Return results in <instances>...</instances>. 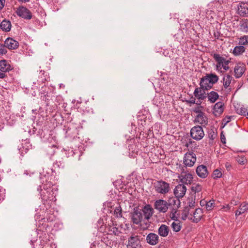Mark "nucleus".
Returning a JSON list of instances; mask_svg holds the SVG:
<instances>
[{"instance_id":"f257e3e1","label":"nucleus","mask_w":248,"mask_h":248,"mask_svg":"<svg viewBox=\"0 0 248 248\" xmlns=\"http://www.w3.org/2000/svg\"><path fill=\"white\" fill-rule=\"evenodd\" d=\"M49 173L47 171L45 172L43 169V172L40 173V176L41 185L37 189L38 191H40L41 198L45 201H52L54 198L52 191H49V189L53 186V183L50 181L51 178Z\"/></svg>"},{"instance_id":"f03ea898","label":"nucleus","mask_w":248,"mask_h":248,"mask_svg":"<svg viewBox=\"0 0 248 248\" xmlns=\"http://www.w3.org/2000/svg\"><path fill=\"white\" fill-rule=\"evenodd\" d=\"M218 77L215 73L206 74L205 76L201 78L199 83L200 86L202 85V86H208V90L213 88L214 84L216 83L218 80Z\"/></svg>"},{"instance_id":"7ed1b4c3","label":"nucleus","mask_w":248,"mask_h":248,"mask_svg":"<svg viewBox=\"0 0 248 248\" xmlns=\"http://www.w3.org/2000/svg\"><path fill=\"white\" fill-rule=\"evenodd\" d=\"M190 134L193 139L200 140L203 138L204 132L202 126L196 125L191 129Z\"/></svg>"},{"instance_id":"20e7f679","label":"nucleus","mask_w":248,"mask_h":248,"mask_svg":"<svg viewBox=\"0 0 248 248\" xmlns=\"http://www.w3.org/2000/svg\"><path fill=\"white\" fill-rule=\"evenodd\" d=\"M208 86H202L201 85V87L196 88L193 93L195 97H196L198 100H204L207 97V93H205L206 91H208Z\"/></svg>"},{"instance_id":"39448f33","label":"nucleus","mask_w":248,"mask_h":248,"mask_svg":"<svg viewBox=\"0 0 248 248\" xmlns=\"http://www.w3.org/2000/svg\"><path fill=\"white\" fill-rule=\"evenodd\" d=\"M155 187L157 192L163 194L167 193L170 190V184L162 180L157 181Z\"/></svg>"},{"instance_id":"423d86ee","label":"nucleus","mask_w":248,"mask_h":248,"mask_svg":"<svg viewBox=\"0 0 248 248\" xmlns=\"http://www.w3.org/2000/svg\"><path fill=\"white\" fill-rule=\"evenodd\" d=\"M154 206L159 212L165 213L169 208V204H168L167 201L159 199L155 201Z\"/></svg>"},{"instance_id":"0eeeda50","label":"nucleus","mask_w":248,"mask_h":248,"mask_svg":"<svg viewBox=\"0 0 248 248\" xmlns=\"http://www.w3.org/2000/svg\"><path fill=\"white\" fill-rule=\"evenodd\" d=\"M196 161V156L192 152L187 153L185 155L184 163L186 166L192 167Z\"/></svg>"},{"instance_id":"6e6552de","label":"nucleus","mask_w":248,"mask_h":248,"mask_svg":"<svg viewBox=\"0 0 248 248\" xmlns=\"http://www.w3.org/2000/svg\"><path fill=\"white\" fill-rule=\"evenodd\" d=\"M16 13L19 16L25 19H31L32 16L31 11L26 7L23 6L17 8Z\"/></svg>"},{"instance_id":"1a4fd4ad","label":"nucleus","mask_w":248,"mask_h":248,"mask_svg":"<svg viewBox=\"0 0 248 248\" xmlns=\"http://www.w3.org/2000/svg\"><path fill=\"white\" fill-rule=\"evenodd\" d=\"M186 191V187L184 185L179 184L174 189V194L176 198H182L185 196Z\"/></svg>"},{"instance_id":"9d476101","label":"nucleus","mask_w":248,"mask_h":248,"mask_svg":"<svg viewBox=\"0 0 248 248\" xmlns=\"http://www.w3.org/2000/svg\"><path fill=\"white\" fill-rule=\"evenodd\" d=\"M131 222L133 224H140V208L139 206L135 207L130 214Z\"/></svg>"},{"instance_id":"9b49d317","label":"nucleus","mask_w":248,"mask_h":248,"mask_svg":"<svg viewBox=\"0 0 248 248\" xmlns=\"http://www.w3.org/2000/svg\"><path fill=\"white\" fill-rule=\"evenodd\" d=\"M224 104L221 101L216 103L213 108V113L215 117H218L223 112Z\"/></svg>"},{"instance_id":"f8f14e48","label":"nucleus","mask_w":248,"mask_h":248,"mask_svg":"<svg viewBox=\"0 0 248 248\" xmlns=\"http://www.w3.org/2000/svg\"><path fill=\"white\" fill-rule=\"evenodd\" d=\"M127 248H140V238L138 235H132L129 238Z\"/></svg>"},{"instance_id":"ddd939ff","label":"nucleus","mask_w":248,"mask_h":248,"mask_svg":"<svg viewBox=\"0 0 248 248\" xmlns=\"http://www.w3.org/2000/svg\"><path fill=\"white\" fill-rule=\"evenodd\" d=\"M246 69V66L244 63L239 62L237 64L234 70L235 78H240L245 72Z\"/></svg>"},{"instance_id":"4468645a","label":"nucleus","mask_w":248,"mask_h":248,"mask_svg":"<svg viewBox=\"0 0 248 248\" xmlns=\"http://www.w3.org/2000/svg\"><path fill=\"white\" fill-rule=\"evenodd\" d=\"M196 172L198 176L202 178H205L209 173L206 166L203 165L198 166L196 170Z\"/></svg>"},{"instance_id":"2eb2a0df","label":"nucleus","mask_w":248,"mask_h":248,"mask_svg":"<svg viewBox=\"0 0 248 248\" xmlns=\"http://www.w3.org/2000/svg\"><path fill=\"white\" fill-rule=\"evenodd\" d=\"M4 45L5 47L9 49H16L19 46L18 42L10 37H8L5 40Z\"/></svg>"},{"instance_id":"dca6fc26","label":"nucleus","mask_w":248,"mask_h":248,"mask_svg":"<svg viewBox=\"0 0 248 248\" xmlns=\"http://www.w3.org/2000/svg\"><path fill=\"white\" fill-rule=\"evenodd\" d=\"M146 240L148 244L155 246L158 243L159 237L156 234L151 232L147 235Z\"/></svg>"},{"instance_id":"f3484780","label":"nucleus","mask_w":248,"mask_h":248,"mask_svg":"<svg viewBox=\"0 0 248 248\" xmlns=\"http://www.w3.org/2000/svg\"><path fill=\"white\" fill-rule=\"evenodd\" d=\"M203 213L202 209L200 208H196L193 213V218L190 217L188 219L192 221L194 223L199 222L202 219V216L200 215ZM192 216V215H191Z\"/></svg>"},{"instance_id":"a211bd4d","label":"nucleus","mask_w":248,"mask_h":248,"mask_svg":"<svg viewBox=\"0 0 248 248\" xmlns=\"http://www.w3.org/2000/svg\"><path fill=\"white\" fill-rule=\"evenodd\" d=\"M13 69V67L10 64L9 62L5 60L0 61V71L2 72H8Z\"/></svg>"},{"instance_id":"6ab92c4d","label":"nucleus","mask_w":248,"mask_h":248,"mask_svg":"<svg viewBox=\"0 0 248 248\" xmlns=\"http://www.w3.org/2000/svg\"><path fill=\"white\" fill-rule=\"evenodd\" d=\"M153 209L150 204H147L142 209L144 218L148 220L152 216Z\"/></svg>"},{"instance_id":"aec40b11","label":"nucleus","mask_w":248,"mask_h":248,"mask_svg":"<svg viewBox=\"0 0 248 248\" xmlns=\"http://www.w3.org/2000/svg\"><path fill=\"white\" fill-rule=\"evenodd\" d=\"M238 13L242 16L248 15V3H241L238 7Z\"/></svg>"},{"instance_id":"412c9836","label":"nucleus","mask_w":248,"mask_h":248,"mask_svg":"<svg viewBox=\"0 0 248 248\" xmlns=\"http://www.w3.org/2000/svg\"><path fill=\"white\" fill-rule=\"evenodd\" d=\"M11 27V23L8 20L4 19L0 24V29L5 32H9L10 31Z\"/></svg>"},{"instance_id":"4be33fe9","label":"nucleus","mask_w":248,"mask_h":248,"mask_svg":"<svg viewBox=\"0 0 248 248\" xmlns=\"http://www.w3.org/2000/svg\"><path fill=\"white\" fill-rule=\"evenodd\" d=\"M169 231L168 226L165 224H162L158 228V233L161 236L166 237L169 234Z\"/></svg>"},{"instance_id":"5701e85b","label":"nucleus","mask_w":248,"mask_h":248,"mask_svg":"<svg viewBox=\"0 0 248 248\" xmlns=\"http://www.w3.org/2000/svg\"><path fill=\"white\" fill-rule=\"evenodd\" d=\"M207 98L210 103H214L219 98V95L217 92L211 91L207 93Z\"/></svg>"},{"instance_id":"b1692460","label":"nucleus","mask_w":248,"mask_h":248,"mask_svg":"<svg viewBox=\"0 0 248 248\" xmlns=\"http://www.w3.org/2000/svg\"><path fill=\"white\" fill-rule=\"evenodd\" d=\"M247 210H248V203H243L240 205L239 209L235 212V216L238 217Z\"/></svg>"},{"instance_id":"393cba45","label":"nucleus","mask_w":248,"mask_h":248,"mask_svg":"<svg viewBox=\"0 0 248 248\" xmlns=\"http://www.w3.org/2000/svg\"><path fill=\"white\" fill-rule=\"evenodd\" d=\"M41 99L44 101L46 104V106L47 107L50 106L51 108L50 109H54L55 107H56V105L55 104L54 105H52L50 103V100L51 99V98L50 97L49 95H48L47 94H45L43 96H41Z\"/></svg>"},{"instance_id":"a878e982","label":"nucleus","mask_w":248,"mask_h":248,"mask_svg":"<svg viewBox=\"0 0 248 248\" xmlns=\"http://www.w3.org/2000/svg\"><path fill=\"white\" fill-rule=\"evenodd\" d=\"M245 50L246 48L244 46H237L234 47L232 53L234 56H239L244 53Z\"/></svg>"},{"instance_id":"bb28decb","label":"nucleus","mask_w":248,"mask_h":248,"mask_svg":"<svg viewBox=\"0 0 248 248\" xmlns=\"http://www.w3.org/2000/svg\"><path fill=\"white\" fill-rule=\"evenodd\" d=\"M57 149H58L57 145L53 144L48 146L46 149V152L49 156H51L55 154Z\"/></svg>"},{"instance_id":"cd10ccee","label":"nucleus","mask_w":248,"mask_h":248,"mask_svg":"<svg viewBox=\"0 0 248 248\" xmlns=\"http://www.w3.org/2000/svg\"><path fill=\"white\" fill-rule=\"evenodd\" d=\"M213 58L217 62V69H218V67L223 63V62L225 59L224 58L220 56L219 54L217 53H215L214 54Z\"/></svg>"},{"instance_id":"c85d7f7f","label":"nucleus","mask_w":248,"mask_h":248,"mask_svg":"<svg viewBox=\"0 0 248 248\" xmlns=\"http://www.w3.org/2000/svg\"><path fill=\"white\" fill-rule=\"evenodd\" d=\"M108 231L111 233L118 235L120 233V231L118 227H117V224L114 225L112 223V225H108Z\"/></svg>"},{"instance_id":"c756f323","label":"nucleus","mask_w":248,"mask_h":248,"mask_svg":"<svg viewBox=\"0 0 248 248\" xmlns=\"http://www.w3.org/2000/svg\"><path fill=\"white\" fill-rule=\"evenodd\" d=\"M240 29L241 31L248 32V19H244L240 22Z\"/></svg>"},{"instance_id":"7c9ffc66","label":"nucleus","mask_w":248,"mask_h":248,"mask_svg":"<svg viewBox=\"0 0 248 248\" xmlns=\"http://www.w3.org/2000/svg\"><path fill=\"white\" fill-rule=\"evenodd\" d=\"M180 198H177L175 197L173 198V197L170 198L168 200V204H169V206L171 205H177V208H179L180 207L181 202L179 200Z\"/></svg>"},{"instance_id":"2f4dec72","label":"nucleus","mask_w":248,"mask_h":248,"mask_svg":"<svg viewBox=\"0 0 248 248\" xmlns=\"http://www.w3.org/2000/svg\"><path fill=\"white\" fill-rule=\"evenodd\" d=\"M142 215L140 213V230H143L144 231L148 229L150 226V224L148 221V220H142Z\"/></svg>"},{"instance_id":"473e14b6","label":"nucleus","mask_w":248,"mask_h":248,"mask_svg":"<svg viewBox=\"0 0 248 248\" xmlns=\"http://www.w3.org/2000/svg\"><path fill=\"white\" fill-rule=\"evenodd\" d=\"M232 78V77L229 75H227L223 77V86L225 89L228 88L230 86Z\"/></svg>"},{"instance_id":"72a5a7b5","label":"nucleus","mask_w":248,"mask_h":248,"mask_svg":"<svg viewBox=\"0 0 248 248\" xmlns=\"http://www.w3.org/2000/svg\"><path fill=\"white\" fill-rule=\"evenodd\" d=\"M178 222L177 223L173 222L171 225L173 231L175 232H178L182 229V222L180 221Z\"/></svg>"},{"instance_id":"f704fd0d","label":"nucleus","mask_w":248,"mask_h":248,"mask_svg":"<svg viewBox=\"0 0 248 248\" xmlns=\"http://www.w3.org/2000/svg\"><path fill=\"white\" fill-rule=\"evenodd\" d=\"M64 167V163L61 161H56L53 164V168L49 170V171H51V173L55 171V169L57 168H63Z\"/></svg>"},{"instance_id":"c9c22d12","label":"nucleus","mask_w":248,"mask_h":248,"mask_svg":"<svg viewBox=\"0 0 248 248\" xmlns=\"http://www.w3.org/2000/svg\"><path fill=\"white\" fill-rule=\"evenodd\" d=\"M199 121V122L197 123H199L201 125V126H203L205 127L208 125L209 122L208 118L206 115L203 116V117L200 118Z\"/></svg>"},{"instance_id":"e433bc0d","label":"nucleus","mask_w":248,"mask_h":248,"mask_svg":"<svg viewBox=\"0 0 248 248\" xmlns=\"http://www.w3.org/2000/svg\"><path fill=\"white\" fill-rule=\"evenodd\" d=\"M114 215L117 217H122V209L121 207V205L119 204L118 206H116L114 211Z\"/></svg>"},{"instance_id":"4c0bfd02","label":"nucleus","mask_w":248,"mask_h":248,"mask_svg":"<svg viewBox=\"0 0 248 248\" xmlns=\"http://www.w3.org/2000/svg\"><path fill=\"white\" fill-rule=\"evenodd\" d=\"M195 195H194L191 197L188 198L187 200L189 202H188V205L187 206H188L189 208H193L195 207Z\"/></svg>"},{"instance_id":"58836bf2","label":"nucleus","mask_w":248,"mask_h":248,"mask_svg":"<svg viewBox=\"0 0 248 248\" xmlns=\"http://www.w3.org/2000/svg\"><path fill=\"white\" fill-rule=\"evenodd\" d=\"M222 176V172L219 169H216L214 170L212 177L214 179L219 178Z\"/></svg>"},{"instance_id":"ea45409f","label":"nucleus","mask_w":248,"mask_h":248,"mask_svg":"<svg viewBox=\"0 0 248 248\" xmlns=\"http://www.w3.org/2000/svg\"><path fill=\"white\" fill-rule=\"evenodd\" d=\"M193 185H195L194 184ZM191 190L192 192H194V194L198 193L202 190V186L199 184H196V186H192Z\"/></svg>"},{"instance_id":"a19ab883","label":"nucleus","mask_w":248,"mask_h":248,"mask_svg":"<svg viewBox=\"0 0 248 248\" xmlns=\"http://www.w3.org/2000/svg\"><path fill=\"white\" fill-rule=\"evenodd\" d=\"M196 113H198V114L196 116L194 120L195 123L196 122H199L200 118L203 117V116L206 115L205 113L202 109L199 110Z\"/></svg>"},{"instance_id":"79ce46f5","label":"nucleus","mask_w":248,"mask_h":248,"mask_svg":"<svg viewBox=\"0 0 248 248\" xmlns=\"http://www.w3.org/2000/svg\"><path fill=\"white\" fill-rule=\"evenodd\" d=\"M232 116H226L222 121L221 128H223L228 123L232 117Z\"/></svg>"},{"instance_id":"37998d69","label":"nucleus","mask_w":248,"mask_h":248,"mask_svg":"<svg viewBox=\"0 0 248 248\" xmlns=\"http://www.w3.org/2000/svg\"><path fill=\"white\" fill-rule=\"evenodd\" d=\"M215 201L214 200H210L208 202H207V204L206 205V208L207 211H211L213 209V207L215 206Z\"/></svg>"},{"instance_id":"c03bdc74","label":"nucleus","mask_w":248,"mask_h":248,"mask_svg":"<svg viewBox=\"0 0 248 248\" xmlns=\"http://www.w3.org/2000/svg\"><path fill=\"white\" fill-rule=\"evenodd\" d=\"M235 110L237 114L241 115L246 116V113L247 111V109L242 107L241 108H236Z\"/></svg>"},{"instance_id":"a18cd8bd","label":"nucleus","mask_w":248,"mask_h":248,"mask_svg":"<svg viewBox=\"0 0 248 248\" xmlns=\"http://www.w3.org/2000/svg\"><path fill=\"white\" fill-rule=\"evenodd\" d=\"M208 134L209 138L211 140H214L217 137V133H216L212 129L208 131Z\"/></svg>"},{"instance_id":"49530a36","label":"nucleus","mask_w":248,"mask_h":248,"mask_svg":"<svg viewBox=\"0 0 248 248\" xmlns=\"http://www.w3.org/2000/svg\"><path fill=\"white\" fill-rule=\"evenodd\" d=\"M42 248H56V246L52 242H47L43 244Z\"/></svg>"},{"instance_id":"de8ad7c7","label":"nucleus","mask_w":248,"mask_h":248,"mask_svg":"<svg viewBox=\"0 0 248 248\" xmlns=\"http://www.w3.org/2000/svg\"><path fill=\"white\" fill-rule=\"evenodd\" d=\"M248 36H244L243 37H242L240 38V40L239 41V44L242 45H246L248 43Z\"/></svg>"},{"instance_id":"09e8293b","label":"nucleus","mask_w":248,"mask_h":248,"mask_svg":"<svg viewBox=\"0 0 248 248\" xmlns=\"http://www.w3.org/2000/svg\"><path fill=\"white\" fill-rule=\"evenodd\" d=\"M145 112H146V114H143L142 115V116L140 115V121L141 122V123H140V124L141 125H143V124H144L145 125L146 124L145 123H146V117H145V116L146 115V114H148L149 112L147 111H144Z\"/></svg>"},{"instance_id":"8fccbe9b","label":"nucleus","mask_w":248,"mask_h":248,"mask_svg":"<svg viewBox=\"0 0 248 248\" xmlns=\"http://www.w3.org/2000/svg\"><path fill=\"white\" fill-rule=\"evenodd\" d=\"M5 45L0 43V55L5 54L7 53V50L5 48Z\"/></svg>"},{"instance_id":"3c124183","label":"nucleus","mask_w":248,"mask_h":248,"mask_svg":"<svg viewBox=\"0 0 248 248\" xmlns=\"http://www.w3.org/2000/svg\"><path fill=\"white\" fill-rule=\"evenodd\" d=\"M230 60H225L223 62V63L224 64V65L222 64H221L223 69L225 70H227L229 69V67L228 66V65L229 64V63H230Z\"/></svg>"},{"instance_id":"603ef678","label":"nucleus","mask_w":248,"mask_h":248,"mask_svg":"<svg viewBox=\"0 0 248 248\" xmlns=\"http://www.w3.org/2000/svg\"><path fill=\"white\" fill-rule=\"evenodd\" d=\"M175 214H176V211H174V212H171V214L170 215V217L171 218V219H172L175 221H180L178 219V217L176 216Z\"/></svg>"},{"instance_id":"864d4df0","label":"nucleus","mask_w":248,"mask_h":248,"mask_svg":"<svg viewBox=\"0 0 248 248\" xmlns=\"http://www.w3.org/2000/svg\"><path fill=\"white\" fill-rule=\"evenodd\" d=\"M184 177H185L186 181H187L188 180H192L193 176L191 173H186L185 174H183Z\"/></svg>"},{"instance_id":"5fc2aeb1","label":"nucleus","mask_w":248,"mask_h":248,"mask_svg":"<svg viewBox=\"0 0 248 248\" xmlns=\"http://www.w3.org/2000/svg\"><path fill=\"white\" fill-rule=\"evenodd\" d=\"M132 154L131 156L133 157H136V155H138L139 149H133V147H131Z\"/></svg>"},{"instance_id":"6e6d98bb","label":"nucleus","mask_w":248,"mask_h":248,"mask_svg":"<svg viewBox=\"0 0 248 248\" xmlns=\"http://www.w3.org/2000/svg\"><path fill=\"white\" fill-rule=\"evenodd\" d=\"M196 99L195 97H193V96H192L190 99V100H186V102L187 104H194L195 103Z\"/></svg>"},{"instance_id":"4d7b16f0","label":"nucleus","mask_w":248,"mask_h":248,"mask_svg":"<svg viewBox=\"0 0 248 248\" xmlns=\"http://www.w3.org/2000/svg\"><path fill=\"white\" fill-rule=\"evenodd\" d=\"M190 208L188 206H185L184 209L182 210V213L184 214H186L188 216L189 213Z\"/></svg>"},{"instance_id":"13d9d810","label":"nucleus","mask_w":248,"mask_h":248,"mask_svg":"<svg viewBox=\"0 0 248 248\" xmlns=\"http://www.w3.org/2000/svg\"><path fill=\"white\" fill-rule=\"evenodd\" d=\"M238 162L240 164H244L246 162V158L244 156H241L237 159Z\"/></svg>"},{"instance_id":"bf43d9fd","label":"nucleus","mask_w":248,"mask_h":248,"mask_svg":"<svg viewBox=\"0 0 248 248\" xmlns=\"http://www.w3.org/2000/svg\"><path fill=\"white\" fill-rule=\"evenodd\" d=\"M220 140L223 144L226 143V138L225 135L223 134V131H222L220 133Z\"/></svg>"},{"instance_id":"052dcab7","label":"nucleus","mask_w":248,"mask_h":248,"mask_svg":"<svg viewBox=\"0 0 248 248\" xmlns=\"http://www.w3.org/2000/svg\"><path fill=\"white\" fill-rule=\"evenodd\" d=\"M239 203V200H238V199L237 198L236 200H235V199L232 200L230 204L231 205H232V206H234V205H236L238 204Z\"/></svg>"},{"instance_id":"680f3d73","label":"nucleus","mask_w":248,"mask_h":248,"mask_svg":"<svg viewBox=\"0 0 248 248\" xmlns=\"http://www.w3.org/2000/svg\"><path fill=\"white\" fill-rule=\"evenodd\" d=\"M74 152L73 150L69 149L67 151V153H66L67 157H70V156H73L74 155Z\"/></svg>"},{"instance_id":"e2e57ef3","label":"nucleus","mask_w":248,"mask_h":248,"mask_svg":"<svg viewBox=\"0 0 248 248\" xmlns=\"http://www.w3.org/2000/svg\"><path fill=\"white\" fill-rule=\"evenodd\" d=\"M178 177L180 179V181L182 183V184H185L186 180L185 177H184L183 176V174H181L180 176H179Z\"/></svg>"},{"instance_id":"0e129e2a","label":"nucleus","mask_w":248,"mask_h":248,"mask_svg":"<svg viewBox=\"0 0 248 248\" xmlns=\"http://www.w3.org/2000/svg\"><path fill=\"white\" fill-rule=\"evenodd\" d=\"M200 204L201 206H203L204 205H205L206 206V205L207 204V202L204 200H202L200 202Z\"/></svg>"},{"instance_id":"69168bd1","label":"nucleus","mask_w":248,"mask_h":248,"mask_svg":"<svg viewBox=\"0 0 248 248\" xmlns=\"http://www.w3.org/2000/svg\"><path fill=\"white\" fill-rule=\"evenodd\" d=\"M5 0H0V11L4 6Z\"/></svg>"},{"instance_id":"338daca9","label":"nucleus","mask_w":248,"mask_h":248,"mask_svg":"<svg viewBox=\"0 0 248 248\" xmlns=\"http://www.w3.org/2000/svg\"><path fill=\"white\" fill-rule=\"evenodd\" d=\"M6 75L5 72H2L0 71V78H4L6 77Z\"/></svg>"},{"instance_id":"774afa93","label":"nucleus","mask_w":248,"mask_h":248,"mask_svg":"<svg viewBox=\"0 0 248 248\" xmlns=\"http://www.w3.org/2000/svg\"><path fill=\"white\" fill-rule=\"evenodd\" d=\"M188 217V215H186V214H184L182 213V217H181V219L183 220H186L187 218Z\"/></svg>"}]
</instances>
